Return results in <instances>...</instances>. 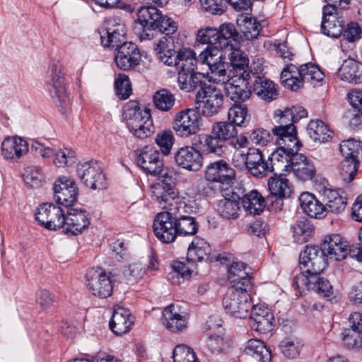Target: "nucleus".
<instances>
[{
  "instance_id": "f257e3e1",
  "label": "nucleus",
  "mask_w": 362,
  "mask_h": 362,
  "mask_svg": "<svg viewBox=\"0 0 362 362\" xmlns=\"http://www.w3.org/2000/svg\"><path fill=\"white\" fill-rule=\"evenodd\" d=\"M173 44V37H163L156 44L154 49L161 62L168 66L174 64L178 73L195 72L197 64L199 62L207 64L212 74L214 63L215 66H218L226 59L222 52H219L216 47H206L198 57L191 49L180 50L175 55L176 47Z\"/></svg>"
},
{
  "instance_id": "f03ea898",
  "label": "nucleus",
  "mask_w": 362,
  "mask_h": 362,
  "mask_svg": "<svg viewBox=\"0 0 362 362\" xmlns=\"http://www.w3.org/2000/svg\"><path fill=\"white\" fill-rule=\"evenodd\" d=\"M136 23L141 28H135V33L141 40L153 38L151 31L158 30L167 36L174 34L178 28L177 23L170 18L163 15L162 12L155 6H148L140 7L136 12Z\"/></svg>"
},
{
  "instance_id": "7ed1b4c3",
  "label": "nucleus",
  "mask_w": 362,
  "mask_h": 362,
  "mask_svg": "<svg viewBox=\"0 0 362 362\" xmlns=\"http://www.w3.org/2000/svg\"><path fill=\"white\" fill-rule=\"evenodd\" d=\"M212 76L210 81L225 86L226 96L235 103L247 101L251 96V86L249 83L250 77L235 76L228 75L225 67V62L215 66L212 65Z\"/></svg>"
},
{
  "instance_id": "20e7f679",
  "label": "nucleus",
  "mask_w": 362,
  "mask_h": 362,
  "mask_svg": "<svg viewBox=\"0 0 362 362\" xmlns=\"http://www.w3.org/2000/svg\"><path fill=\"white\" fill-rule=\"evenodd\" d=\"M323 78V72L313 63H307L300 66L289 64L281 74V81L284 86L294 91L302 88L305 82H319Z\"/></svg>"
},
{
  "instance_id": "39448f33",
  "label": "nucleus",
  "mask_w": 362,
  "mask_h": 362,
  "mask_svg": "<svg viewBox=\"0 0 362 362\" xmlns=\"http://www.w3.org/2000/svg\"><path fill=\"white\" fill-rule=\"evenodd\" d=\"M251 288H230L223 299L226 312L237 318H246L253 306L248 292Z\"/></svg>"
},
{
  "instance_id": "423d86ee",
  "label": "nucleus",
  "mask_w": 362,
  "mask_h": 362,
  "mask_svg": "<svg viewBox=\"0 0 362 362\" xmlns=\"http://www.w3.org/2000/svg\"><path fill=\"white\" fill-rule=\"evenodd\" d=\"M151 196L155 202L167 211H171V209L178 207L181 203L187 202L186 197L166 178L158 180L151 185Z\"/></svg>"
},
{
  "instance_id": "0eeeda50",
  "label": "nucleus",
  "mask_w": 362,
  "mask_h": 362,
  "mask_svg": "<svg viewBox=\"0 0 362 362\" xmlns=\"http://www.w3.org/2000/svg\"><path fill=\"white\" fill-rule=\"evenodd\" d=\"M47 74V83L54 103L58 106L65 105L69 102V95L62 64L59 61H52L48 68Z\"/></svg>"
},
{
  "instance_id": "6e6552de",
  "label": "nucleus",
  "mask_w": 362,
  "mask_h": 362,
  "mask_svg": "<svg viewBox=\"0 0 362 362\" xmlns=\"http://www.w3.org/2000/svg\"><path fill=\"white\" fill-rule=\"evenodd\" d=\"M276 124L272 129V133L276 136V141H284L287 143L289 148H295L296 144H300L297 138V132L294 126L291 113L286 112V110H277L275 112Z\"/></svg>"
},
{
  "instance_id": "1a4fd4ad",
  "label": "nucleus",
  "mask_w": 362,
  "mask_h": 362,
  "mask_svg": "<svg viewBox=\"0 0 362 362\" xmlns=\"http://www.w3.org/2000/svg\"><path fill=\"white\" fill-rule=\"evenodd\" d=\"M201 129V118L194 109H185L178 112L173 122V129L181 138H189Z\"/></svg>"
},
{
  "instance_id": "9d476101",
  "label": "nucleus",
  "mask_w": 362,
  "mask_h": 362,
  "mask_svg": "<svg viewBox=\"0 0 362 362\" xmlns=\"http://www.w3.org/2000/svg\"><path fill=\"white\" fill-rule=\"evenodd\" d=\"M267 185L269 194L267 197V202L274 211H281L284 199L289 198L293 192L292 184L281 175H274L268 179Z\"/></svg>"
},
{
  "instance_id": "9b49d317",
  "label": "nucleus",
  "mask_w": 362,
  "mask_h": 362,
  "mask_svg": "<svg viewBox=\"0 0 362 362\" xmlns=\"http://www.w3.org/2000/svg\"><path fill=\"white\" fill-rule=\"evenodd\" d=\"M223 100L224 96L221 90L211 83H207L196 94V102L203 104L200 107L203 114L206 116L217 114L222 108Z\"/></svg>"
},
{
  "instance_id": "f8f14e48",
  "label": "nucleus",
  "mask_w": 362,
  "mask_h": 362,
  "mask_svg": "<svg viewBox=\"0 0 362 362\" xmlns=\"http://www.w3.org/2000/svg\"><path fill=\"white\" fill-rule=\"evenodd\" d=\"M171 211L158 213L153 223L156 237L163 243L174 242L177 236L175 218Z\"/></svg>"
},
{
  "instance_id": "ddd939ff",
  "label": "nucleus",
  "mask_w": 362,
  "mask_h": 362,
  "mask_svg": "<svg viewBox=\"0 0 362 362\" xmlns=\"http://www.w3.org/2000/svg\"><path fill=\"white\" fill-rule=\"evenodd\" d=\"M326 255L320 247L307 245L300 254L299 263L300 269H305L308 274H320L327 266Z\"/></svg>"
},
{
  "instance_id": "4468645a",
  "label": "nucleus",
  "mask_w": 362,
  "mask_h": 362,
  "mask_svg": "<svg viewBox=\"0 0 362 362\" xmlns=\"http://www.w3.org/2000/svg\"><path fill=\"white\" fill-rule=\"evenodd\" d=\"M77 174L84 185L92 189L106 187L105 175L97 161L91 160L78 164Z\"/></svg>"
},
{
  "instance_id": "2eb2a0df",
  "label": "nucleus",
  "mask_w": 362,
  "mask_h": 362,
  "mask_svg": "<svg viewBox=\"0 0 362 362\" xmlns=\"http://www.w3.org/2000/svg\"><path fill=\"white\" fill-rule=\"evenodd\" d=\"M86 278L87 286L93 296L105 298L112 295L113 283L110 274L101 269H93L87 273Z\"/></svg>"
},
{
  "instance_id": "dca6fc26",
  "label": "nucleus",
  "mask_w": 362,
  "mask_h": 362,
  "mask_svg": "<svg viewBox=\"0 0 362 362\" xmlns=\"http://www.w3.org/2000/svg\"><path fill=\"white\" fill-rule=\"evenodd\" d=\"M64 218L65 212L63 209L52 203L42 204L35 213V219L49 230L63 228Z\"/></svg>"
},
{
  "instance_id": "f3484780",
  "label": "nucleus",
  "mask_w": 362,
  "mask_h": 362,
  "mask_svg": "<svg viewBox=\"0 0 362 362\" xmlns=\"http://www.w3.org/2000/svg\"><path fill=\"white\" fill-rule=\"evenodd\" d=\"M276 142L279 148L268 158L269 173H273L274 175H282L289 172V153H296L300 144H296V149L294 150L295 148H289L286 142Z\"/></svg>"
},
{
  "instance_id": "a211bd4d",
  "label": "nucleus",
  "mask_w": 362,
  "mask_h": 362,
  "mask_svg": "<svg viewBox=\"0 0 362 362\" xmlns=\"http://www.w3.org/2000/svg\"><path fill=\"white\" fill-rule=\"evenodd\" d=\"M78 188L71 178L62 176L54 184V199L57 203L66 207L71 206L77 200Z\"/></svg>"
},
{
  "instance_id": "6ab92c4d",
  "label": "nucleus",
  "mask_w": 362,
  "mask_h": 362,
  "mask_svg": "<svg viewBox=\"0 0 362 362\" xmlns=\"http://www.w3.org/2000/svg\"><path fill=\"white\" fill-rule=\"evenodd\" d=\"M124 25L117 18L107 20L105 28L100 32L101 42L104 47L118 49L125 41Z\"/></svg>"
},
{
  "instance_id": "aec40b11",
  "label": "nucleus",
  "mask_w": 362,
  "mask_h": 362,
  "mask_svg": "<svg viewBox=\"0 0 362 362\" xmlns=\"http://www.w3.org/2000/svg\"><path fill=\"white\" fill-rule=\"evenodd\" d=\"M136 163L147 174L156 176L163 171V163L159 151L149 146L137 151Z\"/></svg>"
},
{
  "instance_id": "412c9836",
  "label": "nucleus",
  "mask_w": 362,
  "mask_h": 362,
  "mask_svg": "<svg viewBox=\"0 0 362 362\" xmlns=\"http://www.w3.org/2000/svg\"><path fill=\"white\" fill-rule=\"evenodd\" d=\"M206 179L209 181L232 185L236 177L235 170L224 160L209 164L205 170Z\"/></svg>"
},
{
  "instance_id": "4be33fe9",
  "label": "nucleus",
  "mask_w": 362,
  "mask_h": 362,
  "mask_svg": "<svg viewBox=\"0 0 362 362\" xmlns=\"http://www.w3.org/2000/svg\"><path fill=\"white\" fill-rule=\"evenodd\" d=\"M322 250L326 257L334 261H341L350 255V249L347 240L339 234H331L326 236L322 243Z\"/></svg>"
},
{
  "instance_id": "5701e85b",
  "label": "nucleus",
  "mask_w": 362,
  "mask_h": 362,
  "mask_svg": "<svg viewBox=\"0 0 362 362\" xmlns=\"http://www.w3.org/2000/svg\"><path fill=\"white\" fill-rule=\"evenodd\" d=\"M192 208L185 202L181 203L178 207L171 209L175 218L177 235H192L197 232L198 223L194 217L187 214L192 211Z\"/></svg>"
},
{
  "instance_id": "b1692460",
  "label": "nucleus",
  "mask_w": 362,
  "mask_h": 362,
  "mask_svg": "<svg viewBox=\"0 0 362 362\" xmlns=\"http://www.w3.org/2000/svg\"><path fill=\"white\" fill-rule=\"evenodd\" d=\"M174 160L180 168L194 172L201 169L204 162L201 152L192 146L178 148L174 154Z\"/></svg>"
},
{
  "instance_id": "393cba45",
  "label": "nucleus",
  "mask_w": 362,
  "mask_h": 362,
  "mask_svg": "<svg viewBox=\"0 0 362 362\" xmlns=\"http://www.w3.org/2000/svg\"><path fill=\"white\" fill-rule=\"evenodd\" d=\"M344 29V22L338 11H334L330 6L322 8V33L333 38L339 37Z\"/></svg>"
},
{
  "instance_id": "a878e982",
  "label": "nucleus",
  "mask_w": 362,
  "mask_h": 362,
  "mask_svg": "<svg viewBox=\"0 0 362 362\" xmlns=\"http://www.w3.org/2000/svg\"><path fill=\"white\" fill-rule=\"evenodd\" d=\"M249 315L250 326L253 330L262 333L272 330L274 317L267 307L264 305H253Z\"/></svg>"
},
{
  "instance_id": "bb28decb",
  "label": "nucleus",
  "mask_w": 362,
  "mask_h": 362,
  "mask_svg": "<svg viewBox=\"0 0 362 362\" xmlns=\"http://www.w3.org/2000/svg\"><path fill=\"white\" fill-rule=\"evenodd\" d=\"M89 214L82 209H69L65 214L63 230L66 233L78 235L90 225Z\"/></svg>"
},
{
  "instance_id": "cd10ccee",
  "label": "nucleus",
  "mask_w": 362,
  "mask_h": 362,
  "mask_svg": "<svg viewBox=\"0 0 362 362\" xmlns=\"http://www.w3.org/2000/svg\"><path fill=\"white\" fill-rule=\"evenodd\" d=\"M115 60L120 69L127 71L134 69L139 64L141 55L136 45L124 42L117 49Z\"/></svg>"
},
{
  "instance_id": "c85d7f7f",
  "label": "nucleus",
  "mask_w": 362,
  "mask_h": 362,
  "mask_svg": "<svg viewBox=\"0 0 362 362\" xmlns=\"http://www.w3.org/2000/svg\"><path fill=\"white\" fill-rule=\"evenodd\" d=\"M28 151V143L18 136H8L1 144V155L8 160L16 161Z\"/></svg>"
},
{
  "instance_id": "c756f323",
  "label": "nucleus",
  "mask_w": 362,
  "mask_h": 362,
  "mask_svg": "<svg viewBox=\"0 0 362 362\" xmlns=\"http://www.w3.org/2000/svg\"><path fill=\"white\" fill-rule=\"evenodd\" d=\"M247 158V170L252 176L262 178L269 173L268 160L264 159L262 152L258 148H250Z\"/></svg>"
},
{
  "instance_id": "7c9ffc66",
  "label": "nucleus",
  "mask_w": 362,
  "mask_h": 362,
  "mask_svg": "<svg viewBox=\"0 0 362 362\" xmlns=\"http://www.w3.org/2000/svg\"><path fill=\"white\" fill-rule=\"evenodd\" d=\"M180 310L178 305L171 304L163 311V324L171 332H182L187 327V316L181 313Z\"/></svg>"
},
{
  "instance_id": "2f4dec72",
  "label": "nucleus",
  "mask_w": 362,
  "mask_h": 362,
  "mask_svg": "<svg viewBox=\"0 0 362 362\" xmlns=\"http://www.w3.org/2000/svg\"><path fill=\"white\" fill-rule=\"evenodd\" d=\"M247 265L242 262H233L228 268V280L231 288H252L251 276L247 272Z\"/></svg>"
},
{
  "instance_id": "473e14b6",
  "label": "nucleus",
  "mask_w": 362,
  "mask_h": 362,
  "mask_svg": "<svg viewBox=\"0 0 362 362\" xmlns=\"http://www.w3.org/2000/svg\"><path fill=\"white\" fill-rule=\"evenodd\" d=\"M337 75L341 80L348 83H362V62L351 57L345 59L338 69Z\"/></svg>"
},
{
  "instance_id": "72a5a7b5",
  "label": "nucleus",
  "mask_w": 362,
  "mask_h": 362,
  "mask_svg": "<svg viewBox=\"0 0 362 362\" xmlns=\"http://www.w3.org/2000/svg\"><path fill=\"white\" fill-rule=\"evenodd\" d=\"M215 259L211 256L210 245L202 238H195L188 247L187 259L189 262H212Z\"/></svg>"
},
{
  "instance_id": "f704fd0d",
  "label": "nucleus",
  "mask_w": 362,
  "mask_h": 362,
  "mask_svg": "<svg viewBox=\"0 0 362 362\" xmlns=\"http://www.w3.org/2000/svg\"><path fill=\"white\" fill-rule=\"evenodd\" d=\"M133 325V317L129 310L122 307L115 308L109 326L117 335H122L128 332Z\"/></svg>"
},
{
  "instance_id": "c9c22d12",
  "label": "nucleus",
  "mask_w": 362,
  "mask_h": 362,
  "mask_svg": "<svg viewBox=\"0 0 362 362\" xmlns=\"http://www.w3.org/2000/svg\"><path fill=\"white\" fill-rule=\"evenodd\" d=\"M150 116L149 110L141 109L136 100L129 101L123 108V117L129 131Z\"/></svg>"
},
{
  "instance_id": "e433bc0d",
  "label": "nucleus",
  "mask_w": 362,
  "mask_h": 362,
  "mask_svg": "<svg viewBox=\"0 0 362 362\" xmlns=\"http://www.w3.org/2000/svg\"><path fill=\"white\" fill-rule=\"evenodd\" d=\"M300 207L311 218H322L326 216V209L323 204L310 192H303L299 197Z\"/></svg>"
},
{
  "instance_id": "4c0bfd02",
  "label": "nucleus",
  "mask_w": 362,
  "mask_h": 362,
  "mask_svg": "<svg viewBox=\"0 0 362 362\" xmlns=\"http://www.w3.org/2000/svg\"><path fill=\"white\" fill-rule=\"evenodd\" d=\"M230 63L232 70L228 75H234L235 76L250 77L249 68V59L247 56L240 49H228Z\"/></svg>"
},
{
  "instance_id": "58836bf2",
  "label": "nucleus",
  "mask_w": 362,
  "mask_h": 362,
  "mask_svg": "<svg viewBox=\"0 0 362 362\" xmlns=\"http://www.w3.org/2000/svg\"><path fill=\"white\" fill-rule=\"evenodd\" d=\"M253 90L260 99L267 102L276 100L279 93L275 83L262 76L256 77L253 83Z\"/></svg>"
},
{
  "instance_id": "ea45409f",
  "label": "nucleus",
  "mask_w": 362,
  "mask_h": 362,
  "mask_svg": "<svg viewBox=\"0 0 362 362\" xmlns=\"http://www.w3.org/2000/svg\"><path fill=\"white\" fill-rule=\"evenodd\" d=\"M177 74L179 87L185 92H191L197 88L202 90V88L207 84L206 77L204 74L199 72L185 74L182 72L177 73Z\"/></svg>"
},
{
  "instance_id": "a19ab883",
  "label": "nucleus",
  "mask_w": 362,
  "mask_h": 362,
  "mask_svg": "<svg viewBox=\"0 0 362 362\" xmlns=\"http://www.w3.org/2000/svg\"><path fill=\"white\" fill-rule=\"evenodd\" d=\"M200 143L206 154H214L221 157L227 151L226 143L215 133L202 134Z\"/></svg>"
},
{
  "instance_id": "79ce46f5",
  "label": "nucleus",
  "mask_w": 362,
  "mask_h": 362,
  "mask_svg": "<svg viewBox=\"0 0 362 362\" xmlns=\"http://www.w3.org/2000/svg\"><path fill=\"white\" fill-rule=\"evenodd\" d=\"M245 353L253 358L256 362H270L272 358L271 351L265 346L263 341L252 339L245 346Z\"/></svg>"
},
{
  "instance_id": "37998d69",
  "label": "nucleus",
  "mask_w": 362,
  "mask_h": 362,
  "mask_svg": "<svg viewBox=\"0 0 362 362\" xmlns=\"http://www.w3.org/2000/svg\"><path fill=\"white\" fill-rule=\"evenodd\" d=\"M240 197L233 193L231 198H223L218 202V211L221 216L226 219H235L240 211Z\"/></svg>"
},
{
  "instance_id": "c03bdc74",
  "label": "nucleus",
  "mask_w": 362,
  "mask_h": 362,
  "mask_svg": "<svg viewBox=\"0 0 362 362\" xmlns=\"http://www.w3.org/2000/svg\"><path fill=\"white\" fill-rule=\"evenodd\" d=\"M324 199L326 202V211H330L334 214H340L342 212L346 205L345 198L340 194V190L326 188L323 191Z\"/></svg>"
},
{
  "instance_id": "a18cd8bd",
  "label": "nucleus",
  "mask_w": 362,
  "mask_h": 362,
  "mask_svg": "<svg viewBox=\"0 0 362 362\" xmlns=\"http://www.w3.org/2000/svg\"><path fill=\"white\" fill-rule=\"evenodd\" d=\"M219 48L232 49V41L238 42L240 39L239 33L232 23H223L218 29Z\"/></svg>"
},
{
  "instance_id": "49530a36",
  "label": "nucleus",
  "mask_w": 362,
  "mask_h": 362,
  "mask_svg": "<svg viewBox=\"0 0 362 362\" xmlns=\"http://www.w3.org/2000/svg\"><path fill=\"white\" fill-rule=\"evenodd\" d=\"M242 204L250 214H259L264 209L265 199L257 190H252L243 197Z\"/></svg>"
},
{
  "instance_id": "de8ad7c7",
  "label": "nucleus",
  "mask_w": 362,
  "mask_h": 362,
  "mask_svg": "<svg viewBox=\"0 0 362 362\" xmlns=\"http://www.w3.org/2000/svg\"><path fill=\"white\" fill-rule=\"evenodd\" d=\"M307 130L310 137L315 141L325 143L332 138V132L320 119L310 121Z\"/></svg>"
},
{
  "instance_id": "09e8293b",
  "label": "nucleus",
  "mask_w": 362,
  "mask_h": 362,
  "mask_svg": "<svg viewBox=\"0 0 362 362\" xmlns=\"http://www.w3.org/2000/svg\"><path fill=\"white\" fill-rule=\"evenodd\" d=\"M313 233V224L304 218L298 220L293 226V238L295 242L300 244L309 241Z\"/></svg>"
},
{
  "instance_id": "8fccbe9b",
  "label": "nucleus",
  "mask_w": 362,
  "mask_h": 362,
  "mask_svg": "<svg viewBox=\"0 0 362 362\" xmlns=\"http://www.w3.org/2000/svg\"><path fill=\"white\" fill-rule=\"evenodd\" d=\"M175 95L168 89H160L154 93L153 96V105L156 109L163 111H170L175 104Z\"/></svg>"
},
{
  "instance_id": "3c124183",
  "label": "nucleus",
  "mask_w": 362,
  "mask_h": 362,
  "mask_svg": "<svg viewBox=\"0 0 362 362\" xmlns=\"http://www.w3.org/2000/svg\"><path fill=\"white\" fill-rule=\"evenodd\" d=\"M238 25L240 32L249 40L257 38L262 29L261 24L252 17L245 16L241 20L239 19Z\"/></svg>"
},
{
  "instance_id": "603ef678",
  "label": "nucleus",
  "mask_w": 362,
  "mask_h": 362,
  "mask_svg": "<svg viewBox=\"0 0 362 362\" xmlns=\"http://www.w3.org/2000/svg\"><path fill=\"white\" fill-rule=\"evenodd\" d=\"M340 151L344 158L360 162L362 159L361 142L354 139L343 141L340 144Z\"/></svg>"
},
{
  "instance_id": "864d4df0",
  "label": "nucleus",
  "mask_w": 362,
  "mask_h": 362,
  "mask_svg": "<svg viewBox=\"0 0 362 362\" xmlns=\"http://www.w3.org/2000/svg\"><path fill=\"white\" fill-rule=\"evenodd\" d=\"M197 42L203 45H211L207 47H216L219 52V42L218 29L212 27L201 28L197 31L196 35Z\"/></svg>"
},
{
  "instance_id": "5fc2aeb1",
  "label": "nucleus",
  "mask_w": 362,
  "mask_h": 362,
  "mask_svg": "<svg viewBox=\"0 0 362 362\" xmlns=\"http://www.w3.org/2000/svg\"><path fill=\"white\" fill-rule=\"evenodd\" d=\"M211 133H215L226 143L228 139L237 136L238 130L229 121L214 122L211 126Z\"/></svg>"
},
{
  "instance_id": "6e6d98bb",
  "label": "nucleus",
  "mask_w": 362,
  "mask_h": 362,
  "mask_svg": "<svg viewBox=\"0 0 362 362\" xmlns=\"http://www.w3.org/2000/svg\"><path fill=\"white\" fill-rule=\"evenodd\" d=\"M342 334V341L346 348L353 350H359L362 348V331L350 329Z\"/></svg>"
},
{
  "instance_id": "4d7b16f0",
  "label": "nucleus",
  "mask_w": 362,
  "mask_h": 362,
  "mask_svg": "<svg viewBox=\"0 0 362 362\" xmlns=\"http://www.w3.org/2000/svg\"><path fill=\"white\" fill-rule=\"evenodd\" d=\"M300 343L291 337L284 338L279 344L281 352L288 358L297 357L300 354Z\"/></svg>"
},
{
  "instance_id": "13d9d810",
  "label": "nucleus",
  "mask_w": 362,
  "mask_h": 362,
  "mask_svg": "<svg viewBox=\"0 0 362 362\" xmlns=\"http://www.w3.org/2000/svg\"><path fill=\"white\" fill-rule=\"evenodd\" d=\"M247 115V108L245 105H235L228 112V121L235 127L244 125Z\"/></svg>"
},
{
  "instance_id": "bf43d9fd",
  "label": "nucleus",
  "mask_w": 362,
  "mask_h": 362,
  "mask_svg": "<svg viewBox=\"0 0 362 362\" xmlns=\"http://www.w3.org/2000/svg\"><path fill=\"white\" fill-rule=\"evenodd\" d=\"M173 358L174 362H199L193 350L184 344L174 349Z\"/></svg>"
},
{
  "instance_id": "052dcab7",
  "label": "nucleus",
  "mask_w": 362,
  "mask_h": 362,
  "mask_svg": "<svg viewBox=\"0 0 362 362\" xmlns=\"http://www.w3.org/2000/svg\"><path fill=\"white\" fill-rule=\"evenodd\" d=\"M299 274H297L293 282V286L298 289L300 292L305 290H311V286L315 280H316L317 274H308L305 272V269Z\"/></svg>"
},
{
  "instance_id": "680f3d73",
  "label": "nucleus",
  "mask_w": 362,
  "mask_h": 362,
  "mask_svg": "<svg viewBox=\"0 0 362 362\" xmlns=\"http://www.w3.org/2000/svg\"><path fill=\"white\" fill-rule=\"evenodd\" d=\"M360 162L345 158L341 163L340 175L343 180L346 182H351L357 173L358 165Z\"/></svg>"
},
{
  "instance_id": "e2e57ef3",
  "label": "nucleus",
  "mask_w": 362,
  "mask_h": 362,
  "mask_svg": "<svg viewBox=\"0 0 362 362\" xmlns=\"http://www.w3.org/2000/svg\"><path fill=\"white\" fill-rule=\"evenodd\" d=\"M116 93L121 99H127L132 93L129 79L124 74H119L115 82Z\"/></svg>"
},
{
  "instance_id": "0e129e2a",
  "label": "nucleus",
  "mask_w": 362,
  "mask_h": 362,
  "mask_svg": "<svg viewBox=\"0 0 362 362\" xmlns=\"http://www.w3.org/2000/svg\"><path fill=\"white\" fill-rule=\"evenodd\" d=\"M23 177L26 185L30 187L37 188L41 185L42 175L37 167H27L24 170Z\"/></svg>"
},
{
  "instance_id": "69168bd1",
  "label": "nucleus",
  "mask_w": 362,
  "mask_h": 362,
  "mask_svg": "<svg viewBox=\"0 0 362 362\" xmlns=\"http://www.w3.org/2000/svg\"><path fill=\"white\" fill-rule=\"evenodd\" d=\"M154 132L151 116L146 120H143L136 127L130 130V132L136 137L144 139L149 137Z\"/></svg>"
},
{
  "instance_id": "338daca9",
  "label": "nucleus",
  "mask_w": 362,
  "mask_h": 362,
  "mask_svg": "<svg viewBox=\"0 0 362 362\" xmlns=\"http://www.w3.org/2000/svg\"><path fill=\"white\" fill-rule=\"evenodd\" d=\"M174 140V136L171 131H163L157 134L156 143L160 147L163 154L167 156L170 153Z\"/></svg>"
},
{
  "instance_id": "774afa93",
  "label": "nucleus",
  "mask_w": 362,
  "mask_h": 362,
  "mask_svg": "<svg viewBox=\"0 0 362 362\" xmlns=\"http://www.w3.org/2000/svg\"><path fill=\"white\" fill-rule=\"evenodd\" d=\"M316 280L314 281L311 290L317 292L325 298H329L333 295V288L330 282L320 277V274H316Z\"/></svg>"
}]
</instances>
